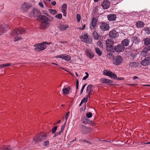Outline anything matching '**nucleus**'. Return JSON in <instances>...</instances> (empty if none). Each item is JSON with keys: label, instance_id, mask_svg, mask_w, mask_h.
<instances>
[{"label": "nucleus", "instance_id": "nucleus-38", "mask_svg": "<svg viewBox=\"0 0 150 150\" xmlns=\"http://www.w3.org/2000/svg\"><path fill=\"white\" fill-rule=\"evenodd\" d=\"M110 75H111V76H109L111 78H113L114 79L117 78V76L115 74H114L112 72V74Z\"/></svg>", "mask_w": 150, "mask_h": 150}, {"label": "nucleus", "instance_id": "nucleus-27", "mask_svg": "<svg viewBox=\"0 0 150 150\" xmlns=\"http://www.w3.org/2000/svg\"><path fill=\"white\" fill-rule=\"evenodd\" d=\"M146 46L143 49L142 51L143 53L144 52L146 54L148 51L150 50V46Z\"/></svg>", "mask_w": 150, "mask_h": 150}, {"label": "nucleus", "instance_id": "nucleus-47", "mask_svg": "<svg viewBox=\"0 0 150 150\" xmlns=\"http://www.w3.org/2000/svg\"><path fill=\"white\" fill-rule=\"evenodd\" d=\"M21 38L20 36H16L14 38V41H17L21 40Z\"/></svg>", "mask_w": 150, "mask_h": 150}, {"label": "nucleus", "instance_id": "nucleus-8", "mask_svg": "<svg viewBox=\"0 0 150 150\" xmlns=\"http://www.w3.org/2000/svg\"><path fill=\"white\" fill-rule=\"evenodd\" d=\"M9 29V27L6 24H4L0 25V35L8 31Z\"/></svg>", "mask_w": 150, "mask_h": 150}, {"label": "nucleus", "instance_id": "nucleus-64", "mask_svg": "<svg viewBox=\"0 0 150 150\" xmlns=\"http://www.w3.org/2000/svg\"><path fill=\"white\" fill-rule=\"evenodd\" d=\"M61 122V121L60 120H59L57 122H56V123H55L54 124V125H56L58 123H60Z\"/></svg>", "mask_w": 150, "mask_h": 150}, {"label": "nucleus", "instance_id": "nucleus-15", "mask_svg": "<svg viewBox=\"0 0 150 150\" xmlns=\"http://www.w3.org/2000/svg\"><path fill=\"white\" fill-rule=\"evenodd\" d=\"M85 52L86 56L89 59H92L94 57V53L88 49H86Z\"/></svg>", "mask_w": 150, "mask_h": 150}, {"label": "nucleus", "instance_id": "nucleus-54", "mask_svg": "<svg viewBox=\"0 0 150 150\" xmlns=\"http://www.w3.org/2000/svg\"><path fill=\"white\" fill-rule=\"evenodd\" d=\"M86 25L85 24H84L83 25V27L82 28H79V29L81 30H83L85 28Z\"/></svg>", "mask_w": 150, "mask_h": 150}, {"label": "nucleus", "instance_id": "nucleus-50", "mask_svg": "<svg viewBox=\"0 0 150 150\" xmlns=\"http://www.w3.org/2000/svg\"><path fill=\"white\" fill-rule=\"evenodd\" d=\"M88 96H86V97H85L81 101L82 102H86L88 101Z\"/></svg>", "mask_w": 150, "mask_h": 150}, {"label": "nucleus", "instance_id": "nucleus-48", "mask_svg": "<svg viewBox=\"0 0 150 150\" xmlns=\"http://www.w3.org/2000/svg\"><path fill=\"white\" fill-rule=\"evenodd\" d=\"M67 4H63L62 6V9H67Z\"/></svg>", "mask_w": 150, "mask_h": 150}, {"label": "nucleus", "instance_id": "nucleus-4", "mask_svg": "<svg viewBox=\"0 0 150 150\" xmlns=\"http://www.w3.org/2000/svg\"><path fill=\"white\" fill-rule=\"evenodd\" d=\"M25 30L23 28H19L13 30L11 33L12 35L15 36L24 33Z\"/></svg>", "mask_w": 150, "mask_h": 150}, {"label": "nucleus", "instance_id": "nucleus-41", "mask_svg": "<svg viewBox=\"0 0 150 150\" xmlns=\"http://www.w3.org/2000/svg\"><path fill=\"white\" fill-rule=\"evenodd\" d=\"M96 26V25H95V24L91 23H90V27L91 29H93Z\"/></svg>", "mask_w": 150, "mask_h": 150}, {"label": "nucleus", "instance_id": "nucleus-24", "mask_svg": "<svg viewBox=\"0 0 150 150\" xmlns=\"http://www.w3.org/2000/svg\"><path fill=\"white\" fill-rule=\"evenodd\" d=\"M60 58L67 61H69L71 59V57L68 55H60Z\"/></svg>", "mask_w": 150, "mask_h": 150}, {"label": "nucleus", "instance_id": "nucleus-5", "mask_svg": "<svg viewBox=\"0 0 150 150\" xmlns=\"http://www.w3.org/2000/svg\"><path fill=\"white\" fill-rule=\"evenodd\" d=\"M123 60V58L121 55H117L113 58V62L114 64L119 65L121 63Z\"/></svg>", "mask_w": 150, "mask_h": 150}, {"label": "nucleus", "instance_id": "nucleus-36", "mask_svg": "<svg viewBox=\"0 0 150 150\" xmlns=\"http://www.w3.org/2000/svg\"><path fill=\"white\" fill-rule=\"evenodd\" d=\"M79 142H85L86 143L91 144V142L88 141L84 139H80L79 140Z\"/></svg>", "mask_w": 150, "mask_h": 150}, {"label": "nucleus", "instance_id": "nucleus-17", "mask_svg": "<svg viewBox=\"0 0 150 150\" xmlns=\"http://www.w3.org/2000/svg\"><path fill=\"white\" fill-rule=\"evenodd\" d=\"M108 18L110 21H115L116 18L115 15L114 14H111L108 16Z\"/></svg>", "mask_w": 150, "mask_h": 150}, {"label": "nucleus", "instance_id": "nucleus-1", "mask_svg": "<svg viewBox=\"0 0 150 150\" xmlns=\"http://www.w3.org/2000/svg\"><path fill=\"white\" fill-rule=\"evenodd\" d=\"M40 19L44 20L40 24V28L42 29H45L48 28L50 25L47 17L45 16L40 15L38 16Z\"/></svg>", "mask_w": 150, "mask_h": 150}, {"label": "nucleus", "instance_id": "nucleus-56", "mask_svg": "<svg viewBox=\"0 0 150 150\" xmlns=\"http://www.w3.org/2000/svg\"><path fill=\"white\" fill-rule=\"evenodd\" d=\"M88 77V75H86V76H85L83 77V78L82 79V80H85Z\"/></svg>", "mask_w": 150, "mask_h": 150}, {"label": "nucleus", "instance_id": "nucleus-63", "mask_svg": "<svg viewBox=\"0 0 150 150\" xmlns=\"http://www.w3.org/2000/svg\"><path fill=\"white\" fill-rule=\"evenodd\" d=\"M87 83H85L82 87V88H83V89H84V88H85V86L87 85Z\"/></svg>", "mask_w": 150, "mask_h": 150}, {"label": "nucleus", "instance_id": "nucleus-57", "mask_svg": "<svg viewBox=\"0 0 150 150\" xmlns=\"http://www.w3.org/2000/svg\"><path fill=\"white\" fill-rule=\"evenodd\" d=\"M39 5L42 7V8L43 7V3L42 2H40L39 3Z\"/></svg>", "mask_w": 150, "mask_h": 150}, {"label": "nucleus", "instance_id": "nucleus-62", "mask_svg": "<svg viewBox=\"0 0 150 150\" xmlns=\"http://www.w3.org/2000/svg\"><path fill=\"white\" fill-rule=\"evenodd\" d=\"M138 79V77L137 76H134L133 77V79L134 80H135L136 79Z\"/></svg>", "mask_w": 150, "mask_h": 150}, {"label": "nucleus", "instance_id": "nucleus-7", "mask_svg": "<svg viewBox=\"0 0 150 150\" xmlns=\"http://www.w3.org/2000/svg\"><path fill=\"white\" fill-rule=\"evenodd\" d=\"M81 132L83 134H85L90 133L92 132V130L89 127L82 125L81 126Z\"/></svg>", "mask_w": 150, "mask_h": 150}, {"label": "nucleus", "instance_id": "nucleus-11", "mask_svg": "<svg viewBox=\"0 0 150 150\" xmlns=\"http://www.w3.org/2000/svg\"><path fill=\"white\" fill-rule=\"evenodd\" d=\"M141 64L143 66H148L150 65V57L145 58L141 62Z\"/></svg>", "mask_w": 150, "mask_h": 150}, {"label": "nucleus", "instance_id": "nucleus-2", "mask_svg": "<svg viewBox=\"0 0 150 150\" xmlns=\"http://www.w3.org/2000/svg\"><path fill=\"white\" fill-rule=\"evenodd\" d=\"M47 137L46 133L42 132L34 137L33 140L35 144H36L38 142H41L43 140L47 138Z\"/></svg>", "mask_w": 150, "mask_h": 150}, {"label": "nucleus", "instance_id": "nucleus-25", "mask_svg": "<svg viewBox=\"0 0 150 150\" xmlns=\"http://www.w3.org/2000/svg\"><path fill=\"white\" fill-rule=\"evenodd\" d=\"M112 74V72L107 70H104L103 71V74L106 76H108L109 77L111 76L110 75Z\"/></svg>", "mask_w": 150, "mask_h": 150}, {"label": "nucleus", "instance_id": "nucleus-12", "mask_svg": "<svg viewBox=\"0 0 150 150\" xmlns=\"http://www.w3.org/2000/svg\"><path fill=\"white\" fill-rule=\"evenodd\" d=\"M31 7V4L25 2L22 6L21 10L23 11L26 12Z\"/></svg>", "mask_w": 150, "mask_h": 150}, {"label": "nucleus", "instance_id": "nucleus-32", "mask_svg": "<svg viewBox=\"0 0 150 150\" xmlns=\"http://www.w3.org/2000/svg\"><path fill=\"white\" fill-rule=\"evenodd\" d=\"M95 51L96 53L99 56H101L102 53V52L100 50L99 48L96 47L95 48Z\"/></svg>", "mask_w": 150, "mask_h": 150}, {"label": "nucleus", "instance_id": "nucleus-30", "mask_svg": "<svg viewBox=\"0 0 150 150\" xmlns=\"http://www.w3.org/2000/svg\"><path fill=\"white\" fill-rule=\"evenodd\" d=\"M105 42L106 45H113L114 43V42L111 40L108 39Z\"/></svg>", "mask_w": 150, "mask_h": 150}, {"label": "nucleus", "instance_id": "nucleus-19", "mask_svg": "<svg viewBox=\"0 0 150 150\" xmlns=\"http://www.w3.org/2000/svg\"><path fill=\"white\" fill-rule=\"evenodd\" d=\"M106 46V50L108 52H114V47L113 45H108Z\"/></svg>", "mask_w": 150, "mask_h": 150}, {"label": "nucleus", "instance_id": "nucleus-45", "mask_svg": "<svg viewBox=\"0 0 150 150\" xmlns=\"http://www.w3.org/2000/svg\"><path fill=\"white\" fill-rule=\"evenodd\" d=\"M81 16L79 14H77L76 15V18L77 21L78 22H79L81 20Z\"/></svg>", "mask_w": 150, "mask_h": 150}, {"label": "nucleus", "instance_id": "nucleus-31", "mask_svg": "<svg viewBox=\"0 0 150 150\" xmlns=\"http://www.w3.org/2000/svg\"><path fill=\"white\" fill-rule=\"evenodd\" d=\"M68 28H69L68 26H66L63 25H60L59 27V29L62 31L65 30Z\"/></svg>", "mask_w": 150, "mask_h": 150}, {"label": "nucleus", "instance_id": "nucleus-55", "mask_svg": "<svg viewBox=\"0 0 150 150\" xmlns=\"http://www.w3.org/2000/svg\"><path fill=\"white\" fill-rule=\"evenodd\" d=\"M108 55L110 57H114V55L111 53H108Z\"/></svg>", "mask_w": 150, "mask_h": 150}, {"label": "nucleus", "instance_id": "nucleus-10", "mask_svg": "<svg viewBox=\"0 0 150 150\" xmlns=\"http://www.w3.org/2000/svg\"><path fill=\"white\" fill-rule=\"evenodd\" d=\"M125 47L122 46V45L119 44L114 47V52L119 53L124 51Z\"/></svg>", "mask_w": 150, "mask_h": 150}, {"label": "nucleus", "instance_id": "nucleus-3", "mask_svg": "<svg viewBox=\"0 0 150 150\" xmlns=\"http://www.w3.org/2000/svg\"><path fill=\"white\" fill-rule=\"evenodd\" d=\"M50 43V42L49 43L46 42H45L41 44L37 45L36 46L35 45V47L34 48V50L37 52L43 50L47 48L46 44L49 45Z\"/></svg>", "mask_w": 150, "mask_h": 150}, {"label": "nucleus", "instance_id": "nucleus-43", "mask_svg": "<svg viewBox=\"0 0 150 150\" xmlns=\"http://www.w3.org/2000/svg\"><path fill=\"white\" fill-rule=\"evenodd\" d=\"M62 132L61 131H59V132H57L55 133L54 135L53 136V137H56L58 135H60Z\"/></svg>", "mask_w": 150, "mask_h": 150}, {"label": "nucleus", "instance_id": "nucleus-9", "mask_svg": "<svg viewBox=\"0 0 150 150\" xmlns=\"http://www.w3.org/2000/svg\"><path fill=\"white\" fill-rule=\"evenodd\" d=\"M40 14V12L36 8H34L31 12L30 13V17H38Z\"/></svg>", "mask_w": 150, "mask_h": 150}, {"label": "nucleus", "instance_id": "nucleus-29", "mask_svg": "<svg viewBox=\"0 0 150 150\" xmlns=\"http://www.w3.org/2000/svg\"><path fill=\"white\" fill-rule=\"evenodd\" d=\"M93 35L94 39L98 40L99 39V36L96 32L94 31L93 32Z\"/></svg>", "mask_w": 150, "mask_h": 150}, {"label": "nucleus", "instance_id": "nucleus-42", "mask_svg": "<svg viewBox=\"0 0 150 150\" xmlns=\"http://www.w3.org/2000/svg\"><path fill=\"white\" fill-rule=\"evenodd\" d=\"M86 117L88 118H91L92 116V114L91 112H89L86 114Z\"/></svg>", "mask_w": 150, "mask_h": 150}, {"label": "nucleus", "instance_id": "nucleus-61", "mask_svg": "<svg viewBox=\"0 0 150 150\" xmlns=\"http://www.w3.org/2000/svg\"><path fill=\"white\" fill-rule=\"evenodd\" d=\"M93 90L92 89H91L90 91H89L88 93H89V95H91V94L92 92H93Z\"/></svg>", "mask_w": 150, "mask_h": 150}, {"label": "nucleus", "instance_id": "nucleus-44", "mask_svg": "<svg viewBox=\"0 0 150 150\" xmlns=\"http://www.w3.org/2000/svg\"><path fill=\"white\" fill-rule=\"evenodd\" d=\"M66 124V121L65 122V123H64V124L62 126V127H61V130H60L62 132L64 130V128H65V126Z\"/></svg>", "mask_w": 150, "mask_h": 150}, {"label": "nucleus", "instance_id": "nucleus-60", "mask_svg": "<svg viewBox=\"0 0 150 150\" xmlns=\"http://www.w3.org/2000/svg\"><path fill=\"white\" fill-rule=\"evenodd\" d=\"M56 4V2L55 1H53L52 2V4L53 6L55 5Z\"/></svg>", "mask_w": 150, "mask_h": 150}, {"label": "nucleus", "instance_id": "nucleus-52", "mask_svg": "<svg viewBox=\"0 0 150 150\" xmlns=\"http://www.w3.org/2000/svg\"><path fill=\"white\" fill-rule=\"evenodd\" d=\"M76 89H78L79 88V81L78 80H77L76 82Z\"/></svg>", "mask_w": 150, "mask_h": 150}, {"label": "nucleus", "instance_id": "nucleus-33", "mask_svg": "<svg viewBox=\"0 0 150 150\" xmlns=\"http://www.w3.org/2000/svg\"><path fill=\"white\" fill-rule=\"evenodd\" d=\"M138 65L137 63L136 62H132L130 64V66L132 67L135 68Z\"/></svg>", "mask_w": 150, "mask_h": 150}, {"label": "nucleus", "instance_id": "nucleus-37", "mask_svg": "<svg viewBox=\"0 0 150 150\" xmlns=\"http://www.w3.org/2000/svg\"><path fill=\"white\" fill-rule=\"evenodd\" d=\"M55 17L59 19H61L62 18V15L61 13H59L55 16Z\"/></svg>", "mask_w": 150, "mask_h": 150}, {"label": "nucleus", "instance_id": "nucleus-39", "mask_svg": "<svg viewBox=\"0 0 150 150\" xmlns=\"http://www.w3.org/2000/svg\"><path fill=\"white\" fill-rule=\"evenodd\" d=\"M97 45L100 48H103V45L102 42L100 41H98L97 42Z\"/></svg>", "mask_w": 150, "mask_h": 150}, {"label": "nucleus", "instance_id": "nucleus-13", "mask_svg": "<svg viewBox=\"0 0 150 150\" xmlns=\"http://www.w3.org/2000/svg\"><path fill=\"white\" fill-rule=\"evenodd\" d=\"M100 28L101 30L103 31L108 30L110 28L109 24L105 22L102 23L100 25Z\"/></svg>", "mask_w": 150, "mask_h": 150}, {"label": "nucleus", "instance_id": "nucleus-6", "mask_svg": "<svg viewBox=\"0 0 150 150\" xmlns=\"http://www.w3.org/2000/svg\"><path fill=\"white\" fill-rule=\"evenodd\" d=\"M80 39L82 41L86 44H90L92 42L91 38H90L88 34L86 33L82 35Z\"/></svg>", "mask_w": 150, "mask_h": 150}, {"label": "nucleus", "instance_id": "nucleus-40", "mask_svg": "<svg viewBox=\"0 0 150 150\" xmlns=\"http://www.w3.org/2000/svg\"><path fill=\"white\" fill-rule=\"evenodd\" d=\"M57 126H55L54 127L52 130H51V132L52 134H54L56 131L57 129Z\"/></svg>", "mask_w": 150, "mask_h": 150}, {"label": "nucleus", "instance_id": "nucleus-21", "mask_svg": "<svg viewBox=\"0 0 150 150\" xmlns=\"http://www.w3.org/2000/svg\"><path fill=\"white\" fill-rule=\"evenodd\" d=\"M145 24L142 22L139 21L137 22L136 24V25L137 28H141L144 27Z\"/></svg>", "mask_w": 150, "mask_h": 150}, {"label": "nucleus", "instance_id": "nucleus-59", "mask_svg": "<svg viewBox=\"0 0 150 150\" xmlns=\"http://www.w3.org/2000/svg\"><path fill=\"white\" fill-rule=\"evenodd\" d=\"M62 11L63 13L67 12V9H62Z\"/></svg>", "mask_w": 150, "mask_h": 150}, {"label": "nucleus", "instance_id": "nucleus-58", "mask_svg": "<svg viewBox=\"0 0 150 150\" xmlns=\"http://www.w3.org/2000/svg\"><path fill=\"white\" fill-rule=\"evenodd\" d=\"M117 79L118 80H122L124 79V78H122H122L118 77L117 78Z\"/></svg>", "mask_w": 150, "mask_h": 150}, {"label": "nucleus", "instance_id": "nucleus-18", "mask_svg": "<svg viewBox=\"0 0 150 150\" xmlns=\"http://www.w3.org/2000/svg\"><path fill=\"white\" fill-rule=\"evenodd\" d=\"M101 82L102 83H106L109 85H112V83L113 81L111 80L103 78L101 79Z\"/></svg>", "mask_w": 150, "mask_h": 150}, {"label": "nucleus", "instance_id": "nucleus-49", "mask_svg": "<svg viewBox=\"0 0 150 150\" xmlns=\"http://www.w3.org/2000/svg\"><path fill=\"white\" fill-rule=\"evenodd\" d=\"M93 87V85L91 84L89 85L87 87L86 91H88L89 90H90L91 89H92L91 88Z\"/></svg>", "mask_w": 150, "mask_h": 150}, {"label": "nucleus", "instance_id": "nucleus-34", "mask_svg": "<svg viewBox=\"0 0 150 150\" xmlns=\"http://www.w3.org/2000/svg\"><path fill=\"white\" fill-rule=\"evenodd\" d=\"M48 10L53 15H55L57 13V11L55 10L49 9Z\"/></svg>", "mask_w": 150, "mask_h": 150}, {"label": "nucleus", "instance_id": "nucleus-14", "mask_svg": "<svg viewBox=\"0 0 150 150\" xmlns=\"http://www.w3.org/2000/svg\"><path fill=\"white\" fill-rule=\"evenodd\" d=\"M109 35L111 38L114 39L117 37L118 35L116 30H113L110 32Z\"/></svg>", "mask_w": 150, "mask_h": 150}, {"label": "nucleus", "instance_id": "nucleus-53", "mask_svg": "<svg viewBox=\"0 0 150 150\" xmlns=\"http://www.w3.org/2000/svg\"><path fill=\"white\" fill-rule=\"evenodd\" d=\"M11 64L9 63H8L7 64H3V65L4 66V67H8L11 66Z\"/></svg>", "mask_w": 150, "mask_h": 150}, {"label": "nucleus", "instance_id": "nucleus-28", "mask_svg": "<svg viewBox=\"0 0 150 150\" xmlns=\"http://www.w3.org/2000/svg\"><path fill=\"white\" fill-rule=\"evenodd\" d=\"M144 44L146 45L150 44V38H146L144 40Z\"/></svg>", "mask_w": 150, "mask_h": 150}, {"label": "nucleus", "instance_id": "nucleus-20", "mask_svg": "<svg viewBox=\"0 0 150 150\" xmlns=\"http://www.w3.org/2000/svg\"><path fill=\"white\" fill-rule=\"evenodd\" d=\"M129 40L127 39H125L121 42V45L123 47L127 46L128 45Z\"/></svg>", "mask_w": 150, "mask_h": 150}, {"label": "nucleus", "instance_id": "nucleus-35", "mask_svg": "<svg viewBox=\"0 0 150 150\" xmlns=\"http://www.w3.org/2000/svg\"><path fill=\"white\" fill-rule=\"evenodd\" d=\"M12 148L10 146H5L3 149V150H12Z\"/></svg>", "mask_w": 150, "mask_h": 150}, {"label": "nucleus", "instance_id": "nucleus-46", "mask_svg": "<svg viewBox=\"0 0 150 150\" xmlns=\"http://www.w3.org/2000/svg\"><path fill=\"white\" fill-rule=\"evenodd\" d=\"M49 144V142L48 140H46L44 142L43 145L45 146H47Z\"/></svg>", "mask_w": 150, "mask_h": 150}, {"label": "nucleus", "instance_id": "nucleus-26", "mask_svg": "<svg viewBox=\"0 0 150 150\" xmlns=\"http://www.w3.org/2000/svg\"><path fill=\"white\" fill-rule=\"evenodd\" d=\"M145 33L148 35L150 34V27H145L143 29Z\"/></svg>", "mask_w": 150, "mask_h": 150}, {"label": "nucleus", "instance_id": "nucleus-16", "mask_svg": "<svg viewBox=\"0 0 150 150\" xmlns=\"http://www.w3.org/2000/svg\"><path fill=\"white\" fill-rule=\"evenodd\" d=\"M110 5V2L108 0L104 1L101 4V6L104 9H108Z\"/></svg>", "mask_w": 150, "mask_h": 150}, {"label": "nucleus", "instance_id": "nucleus-23", "mask_svg": "<svg viewBox=\"0 0 150 150\" xmlns=\"http://www.w3.org/2000/svg\"><path fill=\"white\" fill-rule=\"evenodd\" d=\"M83 123L84 124H90L91 121H90L89 119L87 118L86 117L84 116L82 119Z\"/></svg>", "mask_w": 150, "mask_h": 150}, {"label": "nucleus", "instance_id": "nucleus-22", "mask_svg": "<svg viewBox=\"0 0 150 150\" xmlns=\"http://www.w3.org/2000/svg\"><path fill=\"white\" fill-rule=\"evenodd\" d=\"M70 88L69 86H68L67 88H64L62 89V91L64 94H67L69 92L70 90Z\"/></svg>", "mask_w": 150, "mask_h": 150}, {"label": "nucleus", "instance_id": "nucleus-51", "mask_svg": "<svg viewBox=\"0 0 150 150\" xmlns=\"http://www.w3.org/2000/svg\"><path fill=\"white\" fill-rule=\"evenodd\" d=\"M91 23H93L96 25L97 23V19L96 18H94L92 20Z\"/></svg>", "mask_w": 150, "mask_h": 150}]
</instances>
